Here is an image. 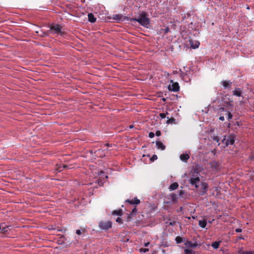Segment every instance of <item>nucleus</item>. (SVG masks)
<instances>
[{
  "instance_id": "8",
  "label": "nucleus",
  "mask_w": 254,
  "mask_h": 254,
  "mask_svg": "<svg viewBox=\"0 0 254 254\" xmlns=\"http://www.w3.org/2000/svg\"><path fill=\"white\" fill-rule=\"evenodd\" d=\"M219 113L222 114L224 117H225L228 120L231 119L233 117L232 114L226 108H219Z\"/></svg>"
},
{
  "instance_id": "30",
  "label": "nucleus",
  "mask_w": 254,
  "mask_h": 254,
  "mask_svg": "<svg viewBox=\"0 0 254 254\" xmlns=\"http://www.w3.org/2000/svg\"><path fill=\"white\" fill-rule=\"evenodd\" d=\"M213 141L218 143L219 142V137L218 136H213Z\"/></svg>"
},
{
  "instance_id": "19",
  "label": "nucleus",
  "mask_w": 254,
  "mask_h": 254,
  "mask_svg": "<svg viewBox=\"0 0 254 254\" xmlns=\"http://www.w3.org/2000/svg\"><path fill=\"white\" fill-rule=\"evenodd\" d=\"M88 20L91 23H94L96 21V18L94 17L92 13H88Z\"/></svg>"
},
{
  "instance_id": "43",
  "label": "nucleus",
  "mask_w": 254,
  "mask_h": 254,
  "mask_svg": "<svg viewBox=\"0 0 254 254\" xmlns=\"http://www.w3.org/2000/svg\"><path fill=\"white\" fill-rule=\"evenodd\" d=\"M137 211L136 208H134L133 210H132V213H134V212H136Z\"/></svg>"
},
{
  "instance_id": "49",
  "label": "nucleus",
  "mask_w": 254,
  "mask_h": 254,
  "mask_svg": "<svg viewBox=\"0 0 254 254\" xmlns=\"http://www.w3.org/2000/svg\"><path fill=\"white\" fill-rule=\"evenodd\" d=\"M64 237L63 236H61L60 237V239H62V238H63Z\"/></svg>"
},
{
  "instance_id": "31",
  "label": "nucleus",
  "mask_w": 254,
  "mask_h": 254,
  "mask_svg": "<svg viewBox=\"0 0 254 254\" xmlns=\"http://www.w3.org/2000/svg\"><path fill=\"white\" fill-rule=\"evenodd\" d=\"M66 166H61V167H59L58 169H57V170L59 171V172H61L63 170V169L64 168H66Z\"/></svg>"
},
{
  "instance_id": "14",
  "label": "nucleus",
  "mask_w": 254,
  "mask_h": 254,
  "mask_svg": "<svg viewBox=\"0 0 254 254\" xmlns=\"http://www.w3.org/2000/svg\"><path fill=\"white\" fill-rule=\"evenodd\" d=\"M126 202H129L130 204L134 205H137L140 203V201L139 199H137V198H134L133 199L129 200L127 199L126 200Z\"/></svg>"
},
{
  "instance_id": "10",
  "label": "nucleus",
  "mask_w": 254,
  "mask_h": 254,
  "mask_svg": "<svg viewBox=\"0 0 254 254\" xmlns=\"http://www.w3.org/2000/svg\"><path fill=\"white\" fill-rule=\"evenodd\" d=\"M170 82L172 83V85L168 86V89L169 91L177 92L180 89V86L179 83L177 82H174L173 80H170Z\"/></svg>"
},
{
  "instance_id": "53",
  "label": "nucleus",
  "mask_w": 254,
  "mask_h": 254,
  "mask_svg": "<svg viewBox=\"0 0 254 254\" xmlns=\"http://www.w3.org/2000/svg\"><path fill=\"white\" fill-rule=\"evenodd\" d=\"M51 229H52V230H56L55 229L53 228H51Z\"/></svg>"
},
{
  "instance_id": "28",
  "label": "nucleus",
  "mask_w": 254,
  "mask_h": 254,
  "mask_svg": "<svg viewBox=\"0 0 254 254\" xmlns=\"http://www.w3.org/2000/svg\"><path fill=\"white\" fill-rule=\"evenodd\" d=\"M166 114H168V113L167 112H166V113H160L159 114V116L160 117V118L161 119H164L165 118L166 116Z\"/></svg>"
},
{
  "instance_id": "39",
  "label": "nucleus",
  "mask_w": 254,
  "mask_h": 254,
  "mask_svg": "<svg viewBox=\"0 0 254 254\" xmlns=\"http://www.w3.org/2000/svg\"><path fill=\"white\" fill-rule=\"evenodd\" d=\"M249 158L251 160H254V155H252L250 156Z\"/></svg>"
},
{
  "instance_id": "52",
  "label": "nucleus",
  "mask_w": 254,
  "mask_h": 254,
  "mask_svg": "<svg viewBox=\"0 0 254 254\" xmlns=\"http://www.w3.org/2000/svg\"><path fill=\"white\" fill-rule=\"evenodd\" d=\"M170 225H173V223H172V222H170Z\"/></svg>"
},
{
  "instance_id": "36",
  "label": "nucleus",
  "mask_w": 254,
  "mask_h": 254,
  "mask_svg": "<svg viewBox=\"0 0 254 254\" xmlns=\"http://www.w3.org/2000/svg\"><path fill=\"white\" fill-rule=\"evenodd\" d=\"M140 251L141 252H143L144 253H146V252L148 251V249L141 248V249H140Z\"/></svg>"
},
{
  "instance_id": "38",
  "label": "nucleus",
  "mask_w": 254,
  "mask_h": 254,
  "mask_svg": "<svg viewBox=\"0 0 254 254\" xmlns=\"http://www.w3.org/2000/svg\"><path fill=\"white\" fill-rule=\"evenodd\" d=\"M164 31L166 33H168L169 31V28L168 27H166Z\"/></svg>"
},
{
  "instance_id": "1",
  "label": "nucleus",
  "mask_w": 254,
  "mask_h": 254,
  "mask_svg": "<svg viewBox=\"0 0 254 254\" xmlns=\"http://www.w3.org/2000/svg\"><path fill=\"white\" fill-rule=\"evenodd\" d=\"M129 20L138 22L141 26L147 28L149 26L150 19L147 13L144 12L141 13L139 18H129Z\"/></svg>"
},
{
  "instance_id": "44",
  "label": "nucleus",
  "mask_w": 254,
  "mask_h": 254,
  "mask_svg": "<svg viewBox=\"0 0 254 254\" xmlns=\"http://www.w3.org/2000/svg\"><path fill=\"white\" fill-rule=\"evenodd\" d=\"M180 71L181 72V75L182 76H184V73L182 71L181 69H180Z\"/></svg>"
},
{
  "instance_id": "4",
  "label": "nucleus",
  "mask_w": 254,
  "mask_h": 254,
  "mask_svg": "<svg viewBox=\"0 0 254 254\" xmlns=\"http://www.w3.org/2000/svg\"><path fill=\"white\" fill-rule=\"evenodd\" d=\"M235 135L234 134H231L227 137L225 135L222 141L226 146H227L229 145H233L235 142Z\"/></svg>"
},
{
  "instance_id": "24",
  "label": "nucleus",
  "mask_w": 254,
  "mask_h": 254,
  "mask_svg": "<svg viewBox=\"0 0 254 254\" xmlns=\"http://www.w3.org/2000/svg\"><path fill=\"white\" fill-rule=\"evenodd\" d=\"M86 233V230L84 229H78V230H77L76 231V233L77 235H78V236H80L82 234H83V235H82L83 237L85 236V234Z\"/></svg>"
},
{
  "instance_id": "25",
  "label": "nucleus",
  "mask_w": 254,
  "mask_h": 254,
  "mask_svg": "<svg viewBox=\"0 0 254 254\" xmlns=\"http://www.w3.org/2000/svg\"><path fill=\"white\" fill-rule=\"evenodd\" d=\"M113 215H116L118 216H121L122 215V210L121 209L114 210L112 212Z\"/></svg>"
},
{
  "instance_id": "18",
  "label": "nucleus",
  "mask_w": 254,
  "mask_h": 254,
  "mask_svg": "<svg viewBox=\"0 0 254 254\" xmlns=\"http://www.w3.org/2000/svg\"><path fill=\"white\" fill-rule=\"evenodd\" d=\"M190 158V156L188 154H182L180 156V159L184 162L187 161Z\"/></svg>"
},
{
  "instance_id": "21",
  "label": "nucleus",
  "mask_w": 254,
  "mask_h": 254,
  "mask_svg": "<svg viewBox=\"0 0 254 254\" xmlns=\"http://www.w3.org/2000/svg\"><path fill=\"white\" fill-rule=\"evenodd\" d=\"M211 166L212 168H214L215 170H218L219 168V163L217 161H212L210 163Z\"/></svg>"
},
{
  "instance_id": "48",
  "label": "nucleus",
  "mask_w": 254,
  "mask_h": 254,
  "mask_svg": "<svg viewBox=\"0 0 254 254\" xmlns=\"http://www.w3.org/2000/svg\"><path fill=\"white\" fill-rule=\"evenodd\" d=\"M177 72H177V71H173V73H174V74H176V73H177Z\"/></svg>"
},
{
  "instance_id": "27",
  "label": "nucleus",
  "mask_w": 254,
  "mask_h": 254,
  "mask_svg": "<svg viewBox=\"0 0 254 254\" xmlns=\"http://www.w3.org/2000/svg\"><path fill=\"white\" fill-rule=\"evenodd\" d=\"M168 120L167 121V124H172L174 123L175 121V119L174 118H172L171 119H169V117L167 118Z\"/></svg>"
},
{
  "instance_id": "16",
  "label": "nucleus",
  "mask_w": 254,
  "mask_h": 254,
  "mask_svg": "<svg viewBox=\"0 0 254 254\" xmlns=\"http://www.w3.org/2000/svg\"><path fill=\"white\" fill-rule=\"evenodd\" d=\"M233 95L237 97H240L242 95V90L241 88H236L233 91Z\"/></svg>"
},
{
  "instance_id": "42",
  "label": "nucleus",
  "mask_w": 254,
  "mask_h": 254,
  "mask_svg": "<svg viewBox=\"0 0 254 254\" xmlns=\"http://www.w3.org/2000/svg\"><path fill=\"white\" fill-rule=\"evenodd\" d=\"M149 244V242H147V243H145L144 244V246L145 247H147L148 246V245Z\"/></svg>"
},
{
  "instance_id": "17",
  "label": "nucleus",
  "mask_w": 254,
  "mask_h": 254,
  "mask_svg": "<svg viewBox=\"0 0 254 254\" xmlns=\"http://www.w3.org/2000/svg\"><path fill=\"white\" fill-rule=\"evenodd\" d=\"M156 145L158 149H161L162 150H164L165 149V146L161 141H156Z\"/></svg>"
},
{
  "instance_id": "47",
  "label": "nucleus",
  "mask_w": 254,
  "mask_h": 254,
  "mask_svg": "<svg viewBox=\"0 0 254 254\" xmlns=\"http://www.w3.org/2000/svg\"><path fill=\"white\" fill-rule=\"evenodd\" d=\"M128 240H129V239H126V240H125V241H124V242H127L128 241Z\"/></svg>"
},
{
  "instance_id": "41",
  "label": "nucleus",
  "mask_w": 254,
  "mask_h": 254,
  "mask_svg": "<svg viewBox=\"0 0 254 254\" xmlns=\"http://www.w3.org/2000/svg\"><path fill=\"white\" fill-rule=\"evenodd\" d=\"M236 232H242V229H236Z\"/></svg>"
},
{
  "instance_id": "50",
  "label": "nucleus",
  "mask_w": 254,
  "mask_h": 254,
  "mask_svg": "<svg viewBox=\"0 0 254 254\" xmlns=\"http://www.w3.org/2000/svg\"><path fill=\"white\" fill-rule=\"evenodd\" d=\"M237 238H239V239H241V238H242L241 236H238L237 237Z\"/></svg>"
},
{
  "instance_id": "15",
  "label": "nucleus",
  "mask_w": 254,
  "mask_h": 254,
  "mask_svg": "<svg viewBox=\"0 0 254 254\" xmlns=\"http://www.w3.org/2000/svg\"><path fill=\"white\" fill-rule=\"evenodd\" d=\"M190 47L193 49L198 48L200 43L198 41H190Z\"/></svg>"
},
{
  "instance_id": "35",
  "label": "nucleus",
  "mask_w": 254,
  "mask_h": 254,
  "mask_svg": "<svg viewBox=\"0 0 254 254\" xmlns=\"http://www.w3.org/2000/svg\"><path fill=\"white\" fill-rule=\"evenodd\" d=\"M116 222H117V223H120V224L122 223V219H121V218H120V217H118V218L116 219Z\"/></svg>"
},
{
  "instance_id": "46",
  "label": "nucleus",
  "mask_w": 254,
  "mask_h": 254,
  "mask_svg": "<svg viewBox=\"0 0 254 254\" xmlns=\"http://www.w3.org/2000/svg\"><path fill=\"white\" fill-rule=\"evenodd\" d=\"M129 127L130 128H133V125H130V126H129Z\"/></svg>"
},
{
  "instance_id": "23",
  "label": "nucleus",
  "mask_w": 254,
  "mask_h": 254,
  "mask_svg": "<svg viewBox=\"0 0 254 254\" xmlns=\"http://www.w3.org/2000/svg\"><path fill=\"white\" fill-rule=\"evenodd\" d=\"M207 224L206 220L205 219L199 220L198 222L199 226L203 228H204L206 227Z\"/></svg>"
},
{
  "instance_id": "33",
  "label": "nucleus",
  "mask_w": 254,
  "mask_h": 254,
  "mask_svg": "<svg viewBox=\"0 0 254 254\" xmlns=\"http://www.w3.org/2000/svg\"><path fill=\"white\" fill-rule=\"evenodd\" d=\"M219 115H220V116L219 117V120L224 121L225 120V117H224V116H222V115L220 114H219Z\"/></svg>"
},
{
  "instance_id": "45",
  "label": "nucleus",
  "mask_w": 254,
  "mask_h": 254,
  "mask_svg": "<svg viewBox=\"0 0 254 254\" xmlns=\"http://www.w3.org/2000/svg\"><path fill=\"white\" fill-rule=\"evenodd\" d=\"M94 151H93V150H90V153H91V154H92L93 153H94Z\"/></svg>"
},
{
  "instance_id": "32",
  "label": "nucleus",
  "mask_w": 254,
  "mask_h": 254,
  "mask_svg": "<svg viewBox=\"0 0 254 254\" xmlns=\"http://www.w3.org/2000/svg\"><path fill=\"white\" fill-rule=\"evenodd\" d=\"M57 242L59 244H63L64 242V239H58V241Z\"/></svg>"
},
{
  "instance_id": "26",
  "label": "nucleus",
  "mask_w": 254,
  "mask_h": 254,
  "mask_svg": "<svg viewBox=\"0 0 254 254\" xmlns=\"http://www.w3.org/2000/svg\"><path fill=\"white\" fill-rule=\"evenodd\" d=\"M220 242H214L212 244V247L216 249L219 247Z\"/></svg>"
},
{
  "instance_id": "3",
  "label": "nucleus",
  "mask_w": 254,
  "mask_h": 254,
  "mask_svg": "<svg viewBox=\"0 0 254 254\" xmlns=\"http://www.w3.org/2000/svg\"><path fill=\"white\" fill-rule=\"evenodd\" d=\"M176 243L178 244H181L183 242L184 243L186 249L184 250L185 254H191L192 250L189 248H195L197 246V244L196 242L192 243L189 241H186V239H175Z\"/></svg>"
},
{
  "instance_id": "22",
  "label": "nucleus",
  "mask_w": 254,
  "mask_h": 254,
  "mask_svg": "<svg viewBox=\"0 0 254 254\" xmlns=\"http://www.w3.org/2000/svg\"><path fill=\"white\" fill-rule=\"evenodd\" d=\"M8 227L7 226L3 225L2 224L0 225V232L4 233L8 231Z\"/></svg>"
},
{
  "instance_id": "20",
  "label": "nucleus",
  "mask_w": 254,
  "mask_h": 254,
  "mask_svg": "<svg viewBox=\"0 0 254 254\" xmlns=\"http://www.w3.org/2000/svg\"><path fill=\"white\" fill-rule=\"evenodd\" d=\"M178 187H179L178 183L177 182H175V183L172 184L170 186L169 189L170 191H172V190H175L177 189H178Z\"/></svg>"
},
{
  "instance_id": "29",
  "label": "nucleus",
  "mask_w": 254,
  "mask_h": 254,
  "mask_svg": "<svg viewBox=\"0 0 254 254\" xmlns=\"http://www.w3.org/2000/svg\"><path fill=\"white\" fill-rule=\"evenodd\" d=\"M157 156L155 154L153 155L152 157L150 158V160L151 161H154V160H156L157 159Z\"/></svg>"
},
{
  "instance_id": "12",
  "label": "nucleus",
  "mask_w": 254,
  "mask_h": 254,
  "mask_svg": "<svg viewBox=\"0 0 254 254\" xmlns=\"http://www.w3.org/2000/svg\"><path fill=\"white\" fill-rule=\"evenodd\" d=\"M200 190H199L200 191L199 193L202 195L205 194L206 192V191H207V189H208L207 184L205 183L201 182V183L200 184Z\"/></svg>"
},
{
  "instance_id": "51",
  "label": "nucleus",
  "mask_w": 254,
  "mask_h": 254,
  "mask_svg": "<svg viewBox=\"0 0 254 254\" xmlns=\"http://www.w3.org/2000/svg\"><path fill=\"white\" fill-rule=\"evenodd\" d=\"M176 238L179 239V238H182L180 237V236H177Z\"/></svg>"
},
{
  "instance_id": "9",
  "label": "nucleus",
  "mask_w": 254,
  "mask_h": 254,
  "mask_svg": "<svg viewBox=\"0 0 254 254\" xmlns=\"http://www.w3.org/2000/svg\"><path fill=\"white\" fill-rule=\"evenodd\" d=\"M106 146H109V144L108 143L104 144L103 146H102L103 149H99L98 150H95L94 154L95 155L99 157H103L105 156L106 154L105 153V150H106V149L105 147Z\"/></svg>"
},
{
  "instance_id": "13",
  "label": "nucleus",
  "mask_w": 254,
  "mask_h": 254,
  "mask_svg": "<svg viewBox=\"0 0 254 254\" xmlns=\"http://www.w3.org/2000/svg\"><path fill=\"white\" fill-rule=\"evenodd\" d=\"M222 85L224 89H228L230 88L232 85V82L227 80H223L221 82Z\"/></svg>"
},
{
  "instance_id": "7",
  "label": "nucleus",
  "mask_w": 254,
  "mask_h": 254,
  "mask_svg": "<svg viewBox=\"0 0 254 254\" xmlns=\"http://www.w3.org/2000/svg\"><path fill=\"white\" fill-rule=\"evenodd\" d=\"M190 183L191 185L194 186L195 188H198L199 187V184L201 183L200 180L198 176H197V173L195 176L193 175V177H191L190 180Z\"/></svg>"
},
{
  "instance_id": "6",
  "label": "nucleus",
  "mask_w": 254,
  "mask_h": 254,
  "mask_svg": "<svg viewBox=\"0 0 254 254\" xmlns=\"http://www.w3.org/2000/svg\"><path fill=\"white\" fill-rule=\"evenodd\" d=\"M171 200L169 201H166L164 202V207H168L169 205L175 204L177 202V200L178 198V195L176 193H172L170 195Z\"/></svg>"
},
{
  "instance_id": "34",
  "label": "nucleus",
  "mask_w": 254,
  "mask_h": 254,
  "mask_svg": "<svg viewBox=\"0 0 254 254\" xmlns=\"http://www.w3.org/2000/svg\"><path fill=\"white\" fill-rule=\"evenodd\" d=\"M154 135H155V134L154 133H153V132H150L149 133V135H148V136L150 137V138H153L154 137Z\"/></svg>"
},
{
  "instance_id": "5",
  "label": "nucleus",
  "mask_w": 254,
  "mask_h": 254,
  "mask_svg": "<svg viewBox=\"0 0 254 254\" xmlns=\"http://www.w3.org/2000/svg\"><path fill=\"white\" fill-rule=\"evenodd\" d=\"M112 223L111 221H101L99 222V227L102 230H107L112 227Z\"/></svg>"
},
{
  "instance_id": "11",
  "label": "nucleus",
  "mask_w": 254,
  "mask_h": 254,
  "mask_svg": "<svg viewBox=\"0 0 254 254\" xmlns=\"http://www.w3.org/2000/svg\"><path fill=\"white\" fill-rule=\"evenodd\" d=\"M113 19L115 20L118 22H120L122 21H124L125 20H129V18L128 17L124 16L121 14H118L116 15H114L113 16Z\"/></svg>"
},
{
  "instance_id": "2",
  "label": "nucleus",
  "mask_w": 254,
  "mask_h": 254,
  "mask_svg": "<svg viewBox=\"0 0 254 254\" xmlns=\"http://www.w3.org/2000/svg\"><path fill=\"white\" fill-rule=\"evenodd\" d=\"M50 29L47 31L42 32L43 36H47L50 33L53 34H56L57 35H62L63 32H62V26L59 24H54L50 26Z\"/></svg>"
},
{
  "instance_id": "37",
  "label": "nucleus",
  "mask_w": 254,
  "mask_h": 254,
  "mask_svg": "<svg viewBox=\"0 0 254 254\" xmlns=\"http://www.w3.org/2000/svg\"><path fill=\"white\" fill-rule=\"evenodd\" d=\"M155 134H156V136H159L161 135V131L160 130H157V131H156V132L155 133Z\"/></svg>"
},
{
  "instance_id": "40",
  "label": "nucleus",
  "mask_w": 254,
  "mask_h": 254,
  "mask_svg": "<svg viewBox=\"0 0 254 254\" xmlns=\"http://www.w3.org/2000/svg\"><path fill=\"white\" fill-rule=\"evenodd\" d=\"M184 193V190H181L180 191L179 195L180 196H182V195Z\"/></svg>"
}]
</instances>
